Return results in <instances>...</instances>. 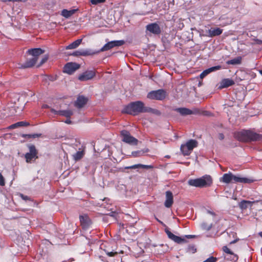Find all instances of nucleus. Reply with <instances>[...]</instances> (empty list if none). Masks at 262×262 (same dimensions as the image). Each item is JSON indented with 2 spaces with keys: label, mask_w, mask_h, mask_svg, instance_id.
Returning a JSON list of instances; mask_svg holds the SVG:
<instances>
[{
  "label": "nucleus",
  "mask_w": 262,
  "mask_h": 262,
  "mask_svg": "<svg viewBox=\"0 0 262 262\" xmlns=\"http://www.w3.org/2000/svg\"><path fill=\"white\" fill-rule=\"evenodd\" d=\"M5 184V179L2 173L0 172V186H3Z\"/></svg>",
  "instance_id": "obj_45"
},
{
  "label": "nucleus",
  "mask_w": 262,
  "mask_h": 262,
  "mask_svg": "<svg viewBox=\"0 0 262 262\" xmlns=\"http://www.w3.org/2000/svg\"><path fill=\"white\" fill-rule=\"evenodd\" d=\"M233 174L231 172L224 174L222 177L223 182L225 183H230L232 182Z\"/></svg>",
  "instance_id": "obj_26"
},
{
  "label": "nucleus",
  "mask_w": 262,
  "mask_h": 262,
  "mask_svg": "<svg viewBox=\"0 0 262 262\" xmlns=\"http://www.w3.org/2000/svg\"><path fill=\"white\" fill-rule=\"evenodd\" d=\"M77 10L78 9H72L70 10L63 9L61 11V15L66 18H68L75 14Z\"/></svg>",
  "instance_id": "obj_22"
},
{
  "label": "nucleus",
  "mask_w": 262,
  "mask_h": 262,
  "mask_svg": "<svg viewBox=\"0 0 262 262\" xmlns=\"http://www.w3.org/2000/svg\"><path fill=\"white\" fill-rule=\"evenodd\" d=\"M81 56H86L93 55L99 53L98 51H95L91 49H81Z\"/></svg>",
  "instance_id": "obj_25"
},
{
  "label": "nucleus",
  "mask_w": 262,
  "mask_h": 262,
  "mask_svg": "<svg viewBox=\"0 0 262 262\" xmlns=\"http://www.w3.org/2000/svg\"><path fill=\"white\" fill-rule=\"evenodd\" d=\"M218 138L220 140H223L224 139V135L223 133H220L218 135Z\"/></svg>",
  "instance_id": "obj_49"
},
{
  "label": "nucleus",
  "mask_w": 262,
  "mask_h": 262,
  "mask_svg": "<svg viewBox=\"0 0 262 262\" xmlns=\"http://www.w3.org/2000/svg\"><path fill=\"white\" fill-rule=\"evenodd\" d=\"M104 251L106 254L110 257H114L118 254V251H114V250L110 251L109 249H104Z\"/></svg>",
  "instance_id": "obj_33"
},
{
  "label": "nucleus",
  "mask_w": 262,
  "mask_h": 262,
  "mask_svg": "<svg viewBox=\"0 0 262 262\" xmlns=\"http://www.w3.org/2000/svg\"><path fill=\"white\" fill-rule=\"evenodd\" d=\"M49 58V55H45L44 57L42 58L41 60L40 61L39 64L37 66V67H40L41 65H42L44 63H45Z\"/></svg>",
  "instance_id": "obj_38"
},
{
  "label": "nucleus",
  "mask_w": 262,
  "mask_h": 262,
  "mask_svg": "<svg viewBox=\"0 0 262 262\" xmlns=\"http://www.w3.org/2000/svg\"><path fill=\"white\" fill-rule=\"evenodd\" d=\"M28 0H0V1L3 3H6L8 2H26Z\"/></svg>",
  "instance_id": "obj_41"
},
{
  "label": "nucleus",
  "mask_w": 262,
  "mask_h": 262,
  "mask_svg": "<svg viewBox=\"0 0 262 262\" xmlns=\"http://www.w3.org/2000/svg\"><path fill=\"white\" fill-rule=\"evenodd\" d=\"M84 155V150L81 151H78L75 154L73 155V159L76 161H79L81 159Z\"/></svg>",
  "instance_id": "obj_29"
},
{
  "label": "nucleus",
  "mask_w": 262,
  "mask_h": 262,
  "mask_svg": "<svg viewBox=\"0 0 262 262\" xmlns=\"http://www.w3.org/2000/svg\"><path fill=\"white\" fill-rule=\"evenodd\" d=\"M234 138L238 141L248 143L262 140V134H258L252 129H243L234 133Z\"/></svg>",
  "instance_id": "obj_2"
},
{
  "label": "nucleus",
  "mask_w": 262,
  "mask_h": 262,
  "mask_svg": "<svg viewBox=\"0 0 262 262\" xmlns=\"http://www.w3.org/2000/svg\"><path fill=\"white\" fill-rule=\"evenodd\" d=\"M259 235L262 238V231L258 233Z\"/></svg>",
  "instance_id": "obj_56"
},
{
  "label": "nucleus",
  "mask_w": 262,
  "mask_h": 262,
  "mask_svg": "<svg viewBox=\"0 0 262 262\" xmlns=\"http://www.w3.org/2000/svg\"><path fill=\"white\" fill-rule=\"evenodd\" d=\"M217 260V259L216 257H213V256H210L207 259H206L205 261L203 262H216Z\"/></svg>",
  "instance_id": "obj_40"
},
{
  "label": "nucleus",
  "mask_w": 262,
  "mask_h": 262,
  "mask_svg": "<svg viewBox=\"0 0 262 262\" xmlns=\"http://www.w3.org/2000/svg\"><path fill=\"white\" fill-rule=\"evenodd\" d=\"M255 41L258 45H262V40L256 39Z\"/></svg>",
  "instance_id": "obj_52"
},
{
  "label": "nucleus",
  "mask_w": 262,
  "mask_h": 262,
  "mask_svg": "<svg viewBox=\"0 0 262 262\" xmlns=\"http://www.w3.org/2000/svg\"><path fill=\"white\" fill-rule=\"evenodd\" d=\"M166 96V92L163 89H160L149 92L147 95V98H165Z\"/></svg>",
  "instance_id": "obj_9"
},
{
  "label": "nucleus",
  "mask_w": 262,
  "mask_h": 262,
  "mask_svg": "<svg viewBox=\"0 0 262 262\" xmlns=\"http://www.w3.org/2000/svg\"><path fill=\"white\" fill-rule=\"evenodd\" d=\"M37 60L36 59V57H31L30 58H28L25 61V63L23 64H19V68L21 69H26L30 68L33 67L36 63Z\"/></svg>",
  "instance_id": "obj_13"
},
{
  "label": "nucleus",
  "mask_w": 262,
  "mask_h": 262,
  "mask_svg": "<svg viewBox=\"0 0 262 262\" xmlns=\"http://www.w3.org/2000/svg\"><path fill=\"white\" fill-rule=\"evenodd\" d=\"M106 0H90V2L92 5H96L99 4L103 3Z\"/></svg>",
  "instance_id": "obj_37"
},
{
  "label": "nucleus",
  "mask_w": 262,
  "mask_h": 262,
  "mask_svg": "<svg viewBox=\"0 0 262 262\" xmlns=\"http://www.w3.org/2000/svg\"><path fill=\"white\" fill-rule=\"evenodd\" d=\"M34 95V94L33 92L29 91L28 93L23 92L19 94V96H16V97H18V98H20L21 97H32Z\"/></svg>",
  "instance_id": "obj_31"
},
{
  "label": "nucleus",
  "mask_w": 262,
  "mask_h": 262,
  "mask_svg": "<svg viewBox=\"0 0 262 262\" xmlns=\"http://www.w3.org/2000/svg\"><path fill=\"white\" fill-rule=\"evenodd\" d=\"M201 111V113L200 114H199L198 115H202L203 116H209L210 115V113L209 112V111H201Z\"/></svg>",
  "instance_id": "obj_46"
},
{
  "label": "nucleus",
  "mask_w": 262,
  "mask_h": 262,
  "mask_svg": "<svg viewBox=\"0 0 262 262\" xmlns=\"http://www.w3.org/2000/svg\"><path fill=\"white\" fill-rule=\"evenodd\" d=\"M27 52L29 55L32 56L33 57H36V59L38 60L39 56L43 54L45 51L41 48H34L28 50Z\"/></svg>",
  "instance_id": "obj_16"
},
{
  "label": "nucleus",
  "mask_w": 262,
  "mask_h": 262,
  "mask_svg": "<svg viewBox=\"0 0 262 262\" xmlns=\"http://www.w3.org/2000/svg\"><path fill=\"white\" fill-rule=\"evenodd\" d=\"M96 75L94 70H88L80 74L78 79L81 81H88L93 78Z\"/></svg>",
  "instance_id": "obj_10"
},
{
  "label": "nucleus",
  "mask_w": 262,
  "mask_h": 262,
  "mask_svg": "<svg viewBox=\"0 0 262 262\" xmlns=\"http://www.w3.org/2000/svg\"><path fill=\"white\" fill-rule=\"evenodd\" d=\"M146 31L155 35H159L161 32V30L158 24L157 23H151L146 26Z\"/></svg>",
  "instance_id": "obj_12"
},
{
  "label": "nucleus",
  "mask_w": 262,
  "mask_h": 262,
  "mask_svg": "<svg viewBox=\"0 0 262 262\" xmlns=\"http://www.w3.org/2000/svg\"><path fill=\"white\" fill-rule=\"evenodd\" d=\"M259 72L262 75V70H259Z\"/></svg>",
  "instance_id": "obj_58"
},
{
  "label": "nucleus",
  "mask_w": 262,
  "mask_h": 262,
  "mask_svg": "<svg viewBox=\"0 0 262 262\" xmlns=\"http://www.w3.org/2000/svg\"><path fill=\"white\" fill-rule=\"evenodd\" d=\"M221 69V66H216L214 67H211L210 68L207 69V70L209 72V73H210L211 72L220 70Z\"/></svg>",
  "instance_id": "obj_35"
},
{
  "label": "nucleus",
  "mask_w": 262,
  "mask_h": 262,
  "mask_svg": "<svg viewBox=\"0 0 262 262\" xmlns=\"http://www.w3.org/2000/svg\"><path fill=\"white\" fill-rule=\"evenodd\" d=\"M186 252L188 253H194L196 252V248L193 245H189L186 249Z\"/></svg>",
  "instance_id": "obj_32"
},
{
  "label": "nucleus",
  "mask_w": 262,
  "mask_h": 262,
  "mask_svg": "<svg viewBox=\"0 0 262 262\" xmlns=\"http://www.w3.org/2000/svg\"><path fill=\"white\" fill-rule=\"evenodd\" d=\"M201 227L203 230L209 231L211 229L212 227V224H208L207 223L203 222L201 224Z\"/></svg>",
  "instance_id": "obj_30"
},
{
  "label": "nucleus",
  "mask_w": 262,
  "mask_h": 262,
  "mask_svg": "<svg viewBox=\"0 0 262 262\" xmlns=\"http://www.w3.org/2000/svg\"><path fill=\"white\" fill-rule=\"evenodd\" d=\"M129 226L130 227H132L134 226L133 224H128Z\"/></svg>",
  "instance_id": "obj_59"
},
{
  "label": "nucleus",
  "mask_w": 262,
  "mask_h": 262,
  "mask_svg": "<svg viewBox=\"0 0 262 262\" xmlns=\"http://www.w3.org/2000/svg\"><path fill=\"white\" fill-rule=\"evenodd\" d=\"M18 127V126L16 123L10 125L8 128L10 129H14L15 128Z\"/></svg>",
  "instance_id": "obj_48"
},
{
  "label": "nucleus",
  "mask_w": 262,
  "mask_h": 262,
  "mask_svg": "<svg viewBox=\"0 0 262 262\" xmlns=\"http://www.w3.org/2000/svg\"><path fill=\"white\" fill-rule=\"evenodd\" d=\"M166 200L164 205L167 208H170L173 203V196L171 191L168 190L165 192Z\"/></svg>",
  "instance_id": "obj_15"
},
{
  "label": "nucleus",
  "mask_w": 262,
  "mask_h": 262,
  "mask_svg": "<svg viewBox=\"0 0 262 262\" xmlns=\"http://www.w3.org/2000/svg\"><path fill=\"white\" fill-rule=\"evenodd\" d=\"M223 30L219 28H211L207 32L208 36L211 37L219 36L221 34Z\"/></svg>",
  "instance_id": "obj_20"
},
{
  "label": "nucleus",
  "mask_w": 262,
  "mask_h": 262,
  "mask_svg": "<svg viewBox=\"0 0 262 262\" xmlns=\"http://www.w3.org/2000/svg\"><path fill=\"white\" fill-rule=\"evenodd\" d=\"M220 84V88H224L233 85L234 84V82L233 80L229 78H225L222 80Z\"/></svg>",
  "instance_id": "obj_21"
},
{
  "label": "nucleus",
  "mask_w": 262,
  "mask_h": 262,
  "mask_svg": "<svg viewBox=\"0 0 262 262\" xmlns=\"http://www.w3.org/2000/svg\"><path fill=\"white\" fill-rule=\"evenodd\" d=\"M165 232L169 238H170V239L172 240L173 241L178 244L186 242V240L185 238H182L180 236L173 234L168 230H166Z\"/></svg>",
  "instance_id": "obj_14"
},
{
  "label": "nucleus",
  "mask_w": 262,
  "mask_h": 262,
  "mask_svg": "<svg viewBox=\"0 0 262 262\" xmlns=\"http://www.w3.org/2000/svg\"><path fill=\"white\" fill-rule=\"evenodd\" d=\"M81 225L83 229L88 228L91 224V222L86 215H80L79 217Z\"/></svg>",
  "instance_id": "obj_17"
},
{
  "label": "nucleus",
  "mask_w": 262,
  "mask_h": 262,
  "mask_svg": "<svg viewBox=\"0 0 262 262\" xmlns=\"http://www.w3.org/2000/svg\"><path fill=\"white\" fill-rule=\"evenodd\" d=\"M43 108H48L49 106L47 104H43L42 106Z\"/></svg>",
  "instance_id": "obj_55"
},
{
  "label": "nucleus",
  "mask_w": 262,
  "mask_h": 262,
  "mask_svg": "<svg viewBox=\"0 0 262 262\" xmlns=\"http://www.w3.org/2000/svg\"><path fill=\"white\" fill-rule=\"evenodd\" d=\"M244 202H245V203L249 202L248 201H244Z\"/></svg>",
  "instance_id": "obj_61"
},
{
  "label": "nucleus",
  "mask_w": 262,
  "mask_h": 262,
  "mask_svg": "<svg viewBox=\"0 0 262 262\" xmlns=\"http://www.w3.org/2000/svg\"><path fill=\"white\" fill-rule=\"evenodd\" d=\"M151 167H152V166H150V165H146L138 164H135V165H133L132 166H126L125 167V169H136V168H143L148 169V168H149Z\"/></svg>",
  "instance_id": "obj_28"
},
{
  "label": "nucleus",
  "mask_w": 262,
  "mask_h": 262,
  "mask_svg": "<svg viewBox=\"0 0 262 262\" xmlns=\"http://www.w3.org/2000/svg\"><path fill=\"white\" fill-rule=\"evenodd\" d=\"M157 221H158L159 223H162V222L161 221H160V220H159L158 219H157Z\"/></svg>",
  "instance_id": "obj_60"
},
{
  "label": "nucleus",
  "mask_w": 262,
  "mask_h": 262,
  "mask_svg": "<svg viewBox=\"0 0 262 262\" xmlns=\"http://www.w3.org/2000/svg\"><path fill=\"white\" fill-rule=\"evenodd\" d=\"M88 100V99H77L76 101L74 102V106L78 109L81 108L86 104Z\"/></svg>",
  "instance_id": "obj_23"
},
{
  "label": "nucleus",
  "mask_w": 262,
  "mask_h": 262,
  "mask_svg": "<svg viewBox=\"0 0 262 262\" xmlns=\"http://www.w3.org/2000/svg\"><path fill=\"white\" fill-rule=\"evenodd\" d=\"M253 180L247 178H242L233 174L232 182L233 183H251Z\"/></svg>",
  "instance_id": "obj_19"
},
{
  "label": "nucleus",
  "mask_w": 262,
  "mask_h": 262,
  "mask_svg": "<svg viewBox=\"0 0 262 262\" xmlns=\"http://www.w3.org/2000/svg\"><path fill=\"white\" fill-rule=\"evenodd\" d=\"M197 146L198 142L195 140L190 139L185 144L181 145L180 149L184 156H188Z\"/></svg>",
  "instance_id": "obj_5"
},
{
  "label": "nucleus",
  "mask_w": 262,
  "mask_h": 262,
  "mask_svg": "<svg viewBox=\"0 0 262 262\" xmlns=\"http://www.w3.org/2000/svg\"><path fill=\"white\" fill-rule=\"evenodd\" d=\"M67 119H66V120L64 121V122L67 124H70L72 123V121L70 119V118H67Z\"/></svg>",
  "instance_id": "obj_51"
},
{
  "label": "nucleus",
  "mask_w": 262,
  "mask_h": 262,
  "mask_svg": "<svg viewBox=\"0 0 262 262\" xmlns=\"http://www.w3.org/2000/svg\"><path fill=\"white\" fill-rule=\"evenodd\" d=\"M41 134H23L21 135V137H24V138H27L28 139H30V138H37V137H40L41 136Z\"/></svg>",
  "instance_id": "obj_34"
},
{
  "label": "nucleus",
  "mask_w": 262,
  "mask_h": 262,
  "mask_svg": "<svg viewBox=\"0 0 262 262\" xmlns=\"http://www.w3.org/2000/svg\"><path fill=\"white\" fill-rule=\"evenodd\" d=\"M238 257L237 255L234 254L233 252H232V254H230V258H228V259H230V260L234 261H236L238 260Z\"/></svg>",
  "instance_id": "obj_36"
},
{
  "label": "nucleus",
  "mask_w": 262,
  "mask_h": 262,
  "mask_svg": "<svg viewBox=\"0 0 262 262\" xmlns=\"http://www.w3.org/2000/svg\"><path fill=\"white\" fill-rule=\"evenodd\" d=\"M142 154H143V152H142L141 151H136L132 152V155L135 157H139L141 156Z\"/></svg>",
  "instance_id": "obj_43"
},
{
  "label": "nucleus",
  "mask_w": 262,
  "mask_h": 262,
  "mask_svg": "<svg viewBox=\"0 0 262 262\" xmlns=\"http://www.w3.org/2000/svg\"><path fill=\"white\" fill-rule=\"evenodd\" d=\"M18 127L20 126H27L29 125V123L26 121H20L16 123Z\"/></svg>",
  "instance_id": "obj_39"
},
{
  "label": "nucleus",
  "mask_w": 262,
  "mask_h": 262,
  "mask_svg": "<svg viewBox=\"0 0 262 262\" xmlns=\"http://www.w3.org/2000/svg\"><path fill=\"white\" fill-rule=\"evenodd\" d=\"M80 68V65L75 62L67 63L64 67L63 72L69 74H73Z\"/></svg>",
  "instance_id": "obj_11"
},
{
  "label": "nucleus",
  "mask_w": 262,
  "mask_h": 262,
  "mask_svg": "<svg viewBox=\"0 0 262 262\" xmlns=\"http://www.w3.org/2000/svg\"><path fill=\"white\" fill-rule=\"evenodd\" d=\"M122 113L134 116L137 115L141 113H150L155 114H159V112L157 110L144 106V103L140 101L131 102L128 105L124 106L122 111Z\"/></svg>",
  "instance_id": "obj_1"
},
{
  "label": "nucleus",
  "mask_w": 262,
  "mask_h": 262,
  "mask_svg": "<svg viewBox=\"0 0 262 262\" xmlns=\"http://www.w3.org/2000/svg\"><path fill=\"white\" fill-rule=\"evenodd\" d=\"M28 147L29 151L25 154V158L27 163H31L38 158V151L34 145L29 144Z\"/></svg>",
  "instance_id": "obj_4"
},
{
  "label": "nucleus",
  "mask_w": 262,
  "mask_h": 262,
  "mask_svg": "<svg viewBox=\"0 0 262 262\" xmlns=\"http://www.w3.org/2000/svg\"><path fill=\"white\" fill-rule=\"evenodd\" d=\"M209 72L207 70V69L204 70L200 75V77L201 78L203 79L205 76H206L208 74H209Z\"/></svg>",
  "instance_id": "obj_44"
},
{
  "label": "nucleus",
  "mask_w": 262,
  "mask_h": 262,
  "mask_svg": "<svg viewBox=\"0 0 262 262\" xmlns=\"http://www.w3.org/2000/svg\"><path fill=\"white\" fill-rule=\"evenodd\" d=\"M51 112L54 113L55 114L64 116L66 118H70L71 116H72L73 114V112L72 110L56 111L54 109H52Z\"/></svg>",
  "instance_id": "obj_18"
},
{
  "label": "nucleus",
  "mask_w": 262,
  "mask_h": 262,
  "mask_svg": "<svg viewBox=\"0 0 262 262\" xmlns=\"http://www.w3.org/2000/svg\"><path fill=\"white\" fill-rule=\"evenodd\" d=\"M124 41L123 40L109 41L105 44L103 47L98 51V52L99 53L100 52H104L109 50L115 47L121 46L124 43Z\"/></svg>",
  "instance_id": "obj_7"
},
{
  "label": "nucleus",
  "mask_w": 262,
  "mask_h": 262,
  "mask_svg": "<svg viewBox=\"0 0 262 262\" xmlns=\"http://www.w3.org/2000/svg\"><path fill=\"white\" fill-rule=\"evenodd\" d=\"M242 58L241 56L237 57L226 62L227 64L237 65L240 64L242 62Z\"/></svg>",
  "instance_id": "obj_27"
},
{
  "label": "nucleus",
  "mask_w": 262,
  "mask_h": 262,
  "mask_svg": "<svg viewBox=\"0 0 262 262\" xmlns=\"http://www.w3.org/2000/svg\"><path fill=\"white\" fill-rule=\"evenodd\" d=\"M212 183V178L209 175H205L199 178L189 179L188 181L189 185L199 188L209 187Z\"/></svg>",
  "instance_id": "obj_3"
},
{
  "label": "nucleus",
  "mask_w": 262,
  "mask_h": 262,
  "mask_svg": "<svg viewBox=\"0 0 262 262\" xmlns=\"http://www.w3.org/2000/svg\"><path fill=\"white\" fill-rule=\"evenodd\" d=\"M185 237H187V238H194L195 237V235H186Z\"/></svg>",
  "instance_id": "obj_53"
},
{
  "label": "nucleus",
  "mask_w": 262,
  "mask_h": 262,
  "mask_svg": "<svg viewBox=\"0 0 262 262\" xmlns=\"http://www.w3.org/2000/svg\"><path fill=\"white\" fill-rule=\"evenodd\" d=\"M81 50H79L74 52L71 55L74 56H81Z\"/></svg>",
  "instance_id": "obj_47"
},
{
  "label": "nucleus",
  "mask_w": 262,
  "mask_h": 262,
  "mask_svg": "<svg viewBox=\"0 0 262 262\" xmlns=\"http://www.w3.org/2000/svg\"><path fill=\"white\" fill-rule=\"evenodd\" d=\"M118 253H123V251L122 250H120V251H118Z\"/></svg>",
  "instance_id": "obj_57"
},
{
  "label": "nucleus",
  "mask_w": 262,
  "mask_h": 262,
  "mask_svg": "<svg viewBox=\"0 0 262 262\" xmlns=\"http://www.w3.org/2000/svg\"><path fill=\"white\" fill-rule=\"evenodd\" d=\"M77 98L83 99V98H86L83 95H79L78 97H77Z\"/></svg>",
  "instance_id": "obj_54"
},
{
  "label": "nucleus",
  "mask_w": 262,
  "mask_h": 262,
  "mask_svg": "<svg viewBox=\"0 0 262 262\" xmlns=\"http://www.w3.org/2000/svg\"><path fill=\"white\" fill-rule=\"evenodd\" d=\"M120 135L122 137V141L125 143L133 145H137L138 140L130 135L129 132L126 130H123L121 132Z\"/></svg>",
  "instance_id": "obj_6"
},
{
  "label": "nucleus",
  "mask_w": 262,
  "mask_h": 262,
  "mask_svg": "<svg viewBox=\"0 0 262 262\" xmlns=\"http://www.w3.org/2000/svg\"><path fill=\"white\" fill-rule=\"evenodd\" d=\"M223 250L224 252L227 253V254H232V252L231 251V250L228 248L227 247V246H224L223 247Z\"/></svg>",
  "instance_id": "obj_42"
},
{
  "label": "nucleus",
  "mask_w": 262,
  "mask_h": 262,
  "mask_svg": "<svg viewBox=\"0 0 262 262\" xmlns=\"http://www.w3.org/2000/svg\"><path fill=\"white\" fill-rule=\"evenodd\" d=\"M82 39H78L66 47L67 50L74 49L77 48L81 43Z\"/></svg>",
  "instance_id": "obj_24"
},
{
  "label": "nucleus",
  "mask_w": 262,
  "mask_h": 262,
  "mask_svg": "<svg viewBox=\"0 0 262 262\" xmlns=\"http://www.w3.org/2000/svg\"><path fill=\"white\" fill-rule=\"evenodd\" d=\"M175 111L180 113L182 116H186L191 114H199L201 113L200 110L194 108L192 110L185 107H179L175 109Z\"/></svg>",
  "instance_id": "obj_8"
},
{
  "label": "nucleus",
  "mask_w": 262,
  "mask_h": 262,
  "mask_svg": "<svg viewBox=\"0 0 262 262\" xmlns=\"http://www.w3.org/2000/svg\"><path fill=\"white\" fill-rule=\"evenodd\" d=\"M21 197L24 200H30V198H29V196H28L27 195H24L23 194H21Z\"/></svg>",
  "instance_id": "obj_50"
}]
</instances>
